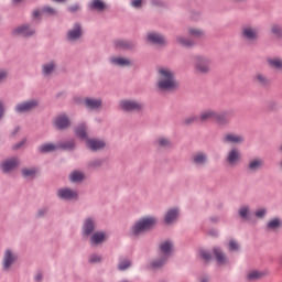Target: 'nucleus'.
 I'll return each instance as SVG.
<instances>
[{
    "label": "nucleus",
    "mask_w": 282,
    "mask_h": 282,
    "mask_svg": "<svg viewBox=\"0 0 282 282\" xmlns=\"http://www.w3.org/2000/svg\"><path fill=\"white\" fill-rule=\"evenodd\" d=\"M159 144L161 147H171V141L166 138H160L159 139Z\"/></svg>",
    "instance_id": "obj_46"
},
{
    "label": "nucleus",
    "mask_w": 282,
    "mask_h": 282,
    "mask_svg": "<svg viewBox=\"0 0 282 282\" xmlns=\"http://www.w3.org/2000/svg\"><path fill=\"white\" fill-rule=\"evenodd\" d=\"M96 228V223L91 218H86L83 226V235L85 237H89L91 232H94Z\"/></svg>",
    "instance_id": "obj_16"
},
{
    "label": "nucleus",
    "mask_w": 282,
    "mask_h": 282,
    "mask_svg": "<svg viewBox=\"0 0 282 282\" xmlns=\"http://www.w3.org/2000/svg\"><path fill=\"white\" fill-rule=\"evenodd\" d=\"M226 160L229 166H237L241 162V151L237 148L229 150Z\"/></svg>",
    "instance_id": "obj_5"
},
{
    "label": "nucleus",
    "mask_w": 282,
    "mask_h": 282,
    "mask_svg": "<svg viewBox=\"0 0 282 282\" xmlns=\"http://www.w3.org/2000/svg\"><path fill=\"white\" fill-rule=\"evenodd\" d=\"M14 1V3H19V1H21V0H13Z\"/></svg>",
    "instance_id": "obj_62"
},
{
    "label": "nucleus",
    "mask_w": 282,
    "mask_h": 282,
    "mask_svg": "<svg viewBox=\"0 0 282 282\" xmlns=\"http://www.w3.org/2000/svg\"><path fill=\"white\" fill-rule=\"evenodd\" d=\"M189 34L195 39H202V36H204V31L193 28V29H189Z\"/></svg>",
    "instance_id": "obj_38"
},
{
    "label": "nucleus",
    "mask_w": 282,
    "mask_h": 282,
    "mask_svg": "<svg viewBox=\"0 0 282 282\" xmlns=\"http://www.w3.org/2000/svg\"><path fill=\"white\" fill-rule=\"evenodd\" d=\"M200 257L202 259H204V261H210V259H213V257L210 256V252L206 250L200 251Z\"/></svg>",
    "instance_id": "obj_45"
},
{
    "label": "nucleus",
    "mask_w": 282,
    "mask_h": 282,
    "mask_svg": "<svg viewBox=\"0 0 282 282\" xmlns=\"http://www.w3.org/2000/svg\"><path fill=\"white\" fill-rule=\"evenodd\" d=\"M23 144H25V140H22L20 143L14 145V149H21L23 147Z\"/></svg>",
    "instance_id": "obj_56"
},
{
    "label": "nucleus",
    "mask_w": 282,
    "mask_h": 282,
    "mask_svg": "<svg viewBox=\"0 0 282 282\" xmlns=\"http://www.w3.org/2000/svg\"><path fill=\"white\" fill-rule=\"evenodd\" d=\"M229 250L231 251L239 250V243H237V241L235 240L229 241Z\"/></svg>",
    "instance_id": "obj_48"
},
{
    "label": "nucleus",
    "mask_w": 282,
    "mask_h": 282,
    "mask_svg": "<svg viewBox=\"0 0 282 282\" xmlns=\"http://www.w3.org/2000/svg\"><path fill=\"white\" fill-rule=\"evenodd\" d=\"M110 63H112V65H119L120 67H124L126 65H131V62L127 58H122V57H112L110 59Z\"/></svg>",
    "instance_id": "obj_30"
},
{
    "label": "nucleus",
    "mask_w": 282,
    "mask_h": 282,
    "mask_svg": "<svg viewBox=\"0 0 282 282\" xmlns=\"http://www.w3.org/2000/svg\"><path fill=\"white\" fill-rule=\"evenodd\" d=\"M42 215H43V210H40L39 216L42 217Z\"/></svg>",
    "instance_id": "obj_60"
},
{
    "label": "nucleus",
    "mask_w": 282,
    "mask_h": 282,
    "mask_svg": "<svg viewBox=\"0 0 282 282\" xmlns=\"http://www.w3.org/2000/svg\"><path fill=\"white\" fill-rule=\"evenodd\" d=\"M281 167H282V162H281Z\"/></svg>",
    "instance_id": "obj_63"
},
{
    "label": "nucleus",
    "mask_w": 282,
    "mask_h": 282,
    "mask_svg": "<svg viewBox=\"0 0 282 282\" xmlns=\"http://www.w3.org/2000/svg\"><path fill=\"white\" fill-rule=\"evenodd\" d=\"M268 64L270 67H273V69H282V61L279 58L268 59Z\"/></svg>",
    "instance_id": "obj_35"
},
{
    "label": "nucleus",
    "mask_w": 282,
    "mask_h": 282,
    "mask_svg": "<svg viewBox=\"0 0 282 282\" xmlns=\"http://www.w3.org/2000/svg\"><path fill=\"white\" fill-rule=\"evenodd\" d=\"M80 10V6L78 4H73L68 8L69 12H78Z\"/></svg>",
    "instance_id": "obj_54"
},
{
    "label": "nucleus",
    "mask_w": 282,
    "mask_h": 282,
    "mask_svg": "<svg viewBox=\"0 0 282 282\" xmlns=\"http://www.w3.org/2000/svg\"><path fill=\"white\" fill-rule=\"evenodd\" d=\"M210 63L213 59L206 56H195L194 57V69L196 74H208L210 72Z\"/></svg>",
    "instance_id": "obj_3"
},
{
    "label": "nucleus",
    "mask_w": 282,
    "mask_h": 282,
    "mask_svg": "<svg viewBox=\"0 0 282 282\" xmlns=\"http://www.w3.org/2000/svg\"><path fill=\"white\" fill-rule=\"evenodd\" d=\"M57 195L61 199H76L78 197V193L69 188L58 189Z\"/></svg>",
    "instance_id": "obj_15"
},
{
    "label": "nucleus",
    "mask_w": 282,
    "mask_h": 282,
    "mask_svg": "<svg viewBox=\"0 0 282 282\" xmlns=\"http://www.w3.org/2000/svg\"><path fill=\"white\" fill-rule=\"evenodd\" d=\"M33 17L36 19L41 17V12L39 10L33 11Z\"/></svg>",
    "instance_id": "obj_58"
},
{
    "label": "nucleus",
    "mask_w": 282,
    "mask_h": 282,
    "mask_svg": "<svg viewBox=\"0 0 282 282\" xmlns=\"http://www.w3.org/2000/svg\"><path fill=\"white\" fill-rule=\"evenodd\" d=\"M17 256L12 250L7 249L2 259V270L8 271L12 268V264L17 261Z\"/></svg>",
    "instance_id": "obj_6"
},
{
    "label": "nucleus",
    "mask_w": 282,
    "mask_h": 282,
    "mask_svg": "<svg viewBox=\"0 0 282 282\" xmlns=\"http://www.w3.org/2000/svg\"><path fill=\"white\" fill-rule=\"evenodd\" d=\"M242 39L246 41H257L259 39V29L252 26L242 28Z\"/></svg>",
    "instance_id": "obj_9"
},
{
    "label": "nucleus",
    "mask_w": 282,
    "mask_h": 282,
    "mask_svg": "<svg viewBox=\"0 0 282 282\" xmlns=\"http://www.w3.org/2000/svg\"><path fill=\"white\" fill-rule=\"evenodd\" d=\"M102 164L101 160H95L90 163V166H93V169H98V166H100Z\"/></svg>",
    "instance_id": "obj_52"
},
{
    "label": "nucleus",
    "mask_w": 282,
    "mask_h": 282,
    "mask_svg": "<svg viewBox=\"0 0 282 282\" xmlns=\"http://www.w3.org/2000/svg\"><path fill=\"white\" fill-rule=\"evenodd\" d=\"M130 267H131V260L129 259H122L118 264L119 270H127V268H130Z\"/></svg>",
    "instance_id": "obj_39"
},
{
    "label": "nucleus",
    "mask_w": 282,
    "mask_h": 282,
    "mask_svg": "<svg viewBox=\"0 0 282 282\" xmlns=\"http://www.w3.org/2000/svg\"><path fill=\"white\" fill-rule=\"evenodd\" d=\"M184 122H185L186 124H195V122H202V121L199 120V117H197V116H189V117H187V118L184 120Z\"/></svg>",
    "instance_id": "obj_40"
},
{
    "label": "nucleus",
    "mask_w": 282,
    "mask_h": 282,
    "mask_svg": "<svg viewBox=\"0 0 282 282\" xmlns=\"http://www.w3.org/2000/svg\"><path fill=\"white\" fill-rule=\"evenodd\" d=\"M120 109H122V111H140V109H142V104L124 99L120 102Z\"/></svg>",
    "instance_id": "obj_8"
},
{
    "label": "nucleus",
    "mask_w": 282,
    "mask_h": 282,
    "mask_svg": "<svg viewBox=\"0 0 282 282\" xmlns=\"http://www.w3.org/2000/svg\"><path fill=\"white\" fill-rule=\"evenodd\" d=\"M89 263H100L102 261V256L91 254L88 259Z\"/></svg>",
    "instance_id": "obj_41"
},
{
    "label": "nucleus",
    "mask_w": 282,
    "mask_h": 282,
    "mask_svg": "<svg viewBox=\"0 0 282 282\" xmlns=\"http://www.w3.org/2000/svg\"><path fill=\"white\" fill-rule=\"evenodd\" d=\"M80 36H83V30L80 29V24H75L74 28L67 33L68 41H78Z\"/></svg>",
    "instance_id": "obj_17"
},
{
    "label": "nucleus",
    "mask_w": 282,
    "mask_h": 282,
    "mask_svg": "<svg viewBox=\"0 0 282 282\" xmlns=\"http://www.w3.org/2000/svg\"><path fill=\"white\" fill-rule=\"evenodd\" d=\"M22 174L24 177H32L33 175H36V170L35 169H24L22 170Z\"/></svg>",
    "instance_id": "obj_42"
},
{
    "label": "nucleus",
    "mask_w": 282,
    "mask_h": 282,
    "mask_svg": "<svg viewBox=\"0 0 282 282\" xmlns=\"http://www.w3.org/2000/svg\"><path fill=\"white\" fill-rule=\"evenodd\" d=\"M54 69H56V64H54V62L44 64L42 67L44 76H50V74H52V72H54Z\"/></svg>",
    "instance_id": "obj_31"
},
{
    "label": "nucleus",
    "mask_w": 282,
    "mask_h": 282,
    "mask_svg": "<svg viewBox=\"0 0 282 282\" xmlns=\"http://www.w3.org/2000/svg\"><path fill=\"white\" fill-rule=\"evenodd\" d=\"M148 41L154 43V45H164L166 43V39L158 33H149Z\"/></svg>",
    "instance_id": "obj_20"
},
{
    "label": "nucleus",
    "mask_w": 282,
    "mask_h": 282,
    "mask_svg": "<svg viewBox=\"0 0 282 282\" xmlns=\"http://www.w3.org/2000/svg\"><path fill=\"white\" fill-rule=\"evenodd\" d=\"M54 126L56 129H67L69 127V118L65 115H59L55 118Z\"/></svg>",
    "instance_id": "obj_18"
},
{
    "label": "nucleus",
    "mask_w": 282,
    "mask_h": 282,
    "mask_svg": "<svg viewBox=\"0 0 282 282\" xmlns=\"http://www.w3.org/2000/svg\"><path fill=\"white\" fill-rule=\"evenodd\" d=\"M254 80L256 83H259V85H262V86L270 85V79H268V77L261 73H258L254 76Z\"/></svg>",
    "instance_id": "obj_32"
},
{
    "label": "nucleus",
    "mask_w": 282,
    "mask_h": 282,
    "mask_svg": "<svg viewBox=\"0 0 282 282\" xmlns=\"http://www.w3.org/2000/svg\"><path fill=\"white\" fill-rule=\"evenodd\" d=\"M42 279H43V274L42 273H37L35 275V281H42Z\"/></svg>",
    "instance_id": "obj_57"
},
{
    "label": "nucleus",
    "mask_w": 282,
    "mask_h": 282,
    "mask_svg": "<svg viewBox=\"0 0 282 282\" xmlns=\"http://www.w3.org/2000/svg\"><path fill=\"white\" fill-rule=\"evenodd\" d=\"M261 276H263V274H261V272H259V271H252L248 274V279H250V281L261 279Z\"/></svg>",
    "instance_id": "obj_43"
},
{
    "label": "nucleus",
    "mask_w": 282,
    "mask_h": 282,
    "mask_svg": "<svg viewBox=\"0 0 282 282\" xmlns=\"http://www.w3.org/2000/svg\"><path fill=\"white\" fill-rule=\"evenodd\" d=\"M216 118H217V111H215V110H204L203 112H200L199 121L200 122H208V121L213 120L215 122Z\"/></svg>",
    "instance_id": "obj_19"
},
{
    "label": "nucleus",
    "mask_w": 282,
    "mask_h": 282,
    "mask_svg": "<svg viewBox=\"0 0 282 282\" xmlns=\"http://www.w3.org/2000/svg\"><path fill=\"white\" fill-rule=\"evenodd\" d=\"M75 133L82 140H87V126H85L84 123L79 124L76 128Z\"/></svg>",
    "instance_id": "obj_26"
},
{
    "label": "nucleus",
    "mask_w": 282,
    "mask_h": 282,
    "mask_svg": "<svg viewBox=\"0 0 282 282\" xmlns=\"http://www.w3.org/2000/svg\"><path fill=\"white\" fill-rule=\"evenodd\" d=\"M155 224H158V220L153 217L141 218L133 225L131 235H133V237H138V235H142V232L151 230Z\"/></svg>",
    "instance_id": "obj_2"
},
{
    "label": "nucleus",
    "mask_w": 282,
    "mask_h": 282,
    "mask_svg": "<svg viewBox=\"0 0 282 282\" xmlns=\"http://www.w3.org/2000/svg\"><path fill=\"white\" fill-rule=\"evenodd\" d=\"M248 213H249L248 207H241L240 210H239V215H240V217H242L243 219H246V218L248 217Z\"/></svg>",
    "instance_id": "obj_47"
},
{
    "label": "nucleus",
    "mask_w": 282,
    "mask_h": 282,
    "mask_svg": "<svg viewBox=\"0 0 282 282\" xmlns=\"http://www.w3.org/2000/svg\"><path fill=\"white\" fill-rule=\"evenodd\" d=\"M131 6L132 8H142V0H132Z\"/></svg>",
    "instance_id": "obj_51"
},
{
    "label": "nucleus",
    "mask_w": 282,
    "mask_h": 282,
    "mask_svg": "<svg viewBox=\"0 0 282 282\" xmlns=\"http://www.w3.org/2000/svg\"><path fill=\"white\" fill-rule=\"evenodd\" d=\"M214 254L216 257V261L220 264L224 265L226 263V254H224L223 251H220L219 248H214Z\"/></svg>",
    "instance_id": "obj_29"
},
{
    "label": "nucleus",
    "mask_w": 282,
    "mask_h": 282,
    "mask_svg": "<svg viewBox=\"0 0 282 282\" xmlns=\"http://www.w3.org/2000/svg\"><path fill=\"white\" fill-rule=\"evenodd\" d=\"M159 80L158 87L163 91H173V89H177L178 84L175 80V72H173L169 67H159Z\"/></svg>",
    "instance_id": "obj_1"
},
{
    "label": "nucleus",
    "mask_w": 282,
    "mask_h": 282,
    "mask_svg": "<svg viewBox=\"0 0 282 282\" xmlns=\"http://www.w3.org/2000/svg\"><path fill=\"white\" fill-rule=\"evenodd\" d=\"M56 149H65V150L74 149V141L59 143L58 145H54L53 143H45L39 148V151L40 153H52L53 151H56Z\"/></svg>",
    "instance_id": "obj_4"
},
{
    "label": "nucleus",
    "mask_w": 282,
    "mask_h": 282,
    "mask_svg": "<svg viewBox=\"0 0 282 282\" xmlns=\"http://www.w3.org/2000/svg\"><path fill=\"white\" fill-rule=\"evenodd\" d=\"M216 124H228V122H230V116L228 115V112H216V119H215Z\"/></svg>",
    "instance_id": "obj_21"
},
{
    "label": "nucleus",
    "mask_w": 282,
    "mask_h": 282,
    "mask_svg": "<svg viewBox=\"0 0 282 282\" xmlns=\"http://www.w3.org/2000/svg\"><path fill=\"white\" fill-rule=\"evenodd\" d=\"M176 41L183 47H193V45H195V42H193V40L184 39L182 36H178Z\"/></svg>",
    "instance_id": "obj_34"
},
{
    "label": "nucleus",
    "mask_w": 282,
    "mask_h": 282,
    "mask_svg": "<svg viewBox=\"0 0 282 282\" xmlns=\"http://www.w3.org/2000/svg\"><path fill=\"white\" fill-rule=\"evenodd\" d=\"M117 47H122L123 50H131L133 47V44L127 41H117L116 42Z\"/></svg>",
    "instance_id": "obj_37"
},
{
    "label": "nucleus",
    "mask_w": 282,
    "mask_h": 282,
    "mask_svg": "<svg viewBox=\"0 0 282 282\" xmlns=\"http://www.w3.org/2000/svg\"><path fill=\"white\" fill-rule=\"evenodd\" d=\"M263 166V159H253L249 162L250 171H259Z\"/></svg>",
    "instance_id": "obj_27"
},
{
    "label": "nucleus",
    "mask_w": 282,
    "mask_h": 282,
    "mask_svg": "<svg viewBox=\"0 0 282 282\" xmlns=\"http://www.w3.org/2000/svg\"><path fill=\"white\" fill-rule=\"evenodd\" d=\"M41 14H56V10L52 7H44Z\"/></svg>",
    "instance_id": "obj_44"
},
{
    "label": "nucleus",
    "mask_w": 282,
    "mask_h": 282,
    "mask_svg": "<svg viewBox=\"0 0 282 282\" xmlns=\"http://www.w3.org/2000/svg\"><path fill=\"white\" fill-rule=\"evenodd\" d=\"M17 166H19V159L17 158L8 159L2 162L1 171H3V173H10V171H14Z\"/></svg>",
    "instance_id": "obj_11"
},
{
    "label": "nucleus",
    "mask_w": 282,
    "mask_h": 282,
    "mask_svg": "<svg viewBox=\"0 0 282 282\" xmlns=\"http://www.w3.org/2000/svg\"><path fill=\"white\" fill-rule=\"evenodd\" d=\"M243 141V135L234 132L226 133L223 138L224 144H241Z\"/></svg>",
    "instance_id": "obj_10"
},
{
    "label": "nucleus",
    "mask_w": 282,
    "mask_h": 282,
    "mask_svg": "<svg viewBox=\"0 0 282 282\" xmlns=\"http://www.w3.org/2000/svg\"><path fill=\"white\" fill-rule=\"evenodd\" d=\"M282 223L280 218H273L267 224L268 230H279L281 228Z\"/></svg>",
    "instance_id": "obj_28"
},
{
    "label": "nucleus",
    "mask_w": 282,
    "mask_h": 282,
    "mask_svg": "<svg viewBox=\"0 0 282 282\" xmlns=\"http://www.w3.org/2000/svg\"><path fill=\"white\" fill-rule=\"evenodd\" d=\"M12 36H32L34 30H31L28 25L18 26L12 30Z\"/></svg>",
    "instance_id": "obj_14"
},
{
    "label": "nucleus",
    "mask_w": 282,
    "mask_h": 282,
    "mask_svg": "<svg viewBox=\"0 0 282 282\" xmlns=\"http://www.w3.org/2000/svg\"><path fill=\"white\" fill-rule=\"evenodd\" d=\"M206 163V154L197 153L194 155V164H205Z\"/></svg>",
    "instance_id": "obj_36"
},
{
    "label": "nucleus",
    "mask_w": 282,
    "mask_h": 282,
    "mask_svg": "<svg viewBox=\"0 0 282 282\" xmlns=\"http://www.w3.org/2000/svg\"><path fill=\"white\" fill-rule=\"evenodd\" d=\"M180 217V210L178 209H170L165 215V224H173L175 219Z\"/></svg>",
    "instance_id": "obj_22"
},
{
    "label": "nucleus",
    "mask_w": 282,
    "mask_h": 282,
    "mask_svg": "<svg viewBox=\"0 0 282 282\" xmlns=\"http://www.w3.org/2000/svg\"><path fill=\"white\" fill-rule=\"evenodd\" d=\"M164 263H166V258H164L163 260H161L159 262H152V268H162V265H164Z\"/></svg>",
    "instance_id": "obj_49"
},
{
    "label": "nucleus",
    "mask_w": 282,
    "mask_h": 282,
    "mask_svg": "<svg viewBox=\"0 0 282 282\" xmlns=\"http://www.w3.org/2000/svg\"><path fill=\"white\" fill-rule=\"evenodd\" d=\"M3 116V105L0 104V118Z\"/></svg>",
    "instance_id": "obj_59"
},
{
    "label": "nucleus",
    "mask_w": 282,
    "mask_h": 282,
    "mask_svg": "<svg viewBox=\"0 0 282 282\" xmlns=\"http://www.w3.org/2000/svg\"><path fill=\"white\" fill-rule=\"evenodd\" d=\"M160 250L165 257H169V254H171V252H173V242H171L169 240L162 242L160 246Z\"/></svg>",
    "instance_id": "obj_23"
},
{
    "label": "nucleus",
    "mask_w": 282,
    "mask_h": 282,
    "mask_svg": "<svg viewBox=\"0 0 282 282\" xmlns=\"http://www.w3.org/2000/svg\"><path fill=\"white\" fill-rule=\"evenodd\" d=\"M85 105L88 109H98L102 105L100 99L87 98L85 99Z\"/></svg>",
    "instance_id": "obj_25"
},
{
    "label": "nucleus",
    "mask_w": 282,
    "mask_h": 282,
    "mask_svg": "<svg viewBox=\"0 0 282 282\" xmlns=\"http://www.w3.org/2000/svg\"><path fill=\"white\" fill-rule=\"evenodd\" d=\"M256 217H259V218L265 217V209L264 208L258 209L256 212Z\"/></svg>",
    "instance_id": "obj_53"
},
{
    "label": "nucleus",
    "mask_w": 282,
    "mask_h": 282,
    "mask_svg": "<svg viewBox=\"0 0 282 282\" xmlns=\"http://www.w3.org/2000/svg\"><path fill=\"white\" fill-rule=\"evenodd\" d=\"M105 239H107L105 231H95L90 235L89 241L91 246H100V243L105 242Z\"/></svg>",
    "instance_id": "obj_13"
},
{
    "label": "nucleus",
    "mask_w": 282,
    "mask_h": 282,
    "mask_svg": "<svg viewBox=\"0 0 282 282\" xmlns=\"http://www.w3.org/2000/svg\"><path fill=\"white\" fill-rule=\"evenodd\" d=\"M200 282H208V280L207 279H202Z\"/></svg>",
    "instance_id": "obj_61"
},
{
    "label": "nucleus",
    "mask_w": 282,
    "mask_h": 282,
    "mask_svg": "<svg viewBox=\"0 0 282 282\" xmlns=\"http://www.w3.org/2000/svg\"><path fill=\"white\" fill-rule=\"evenodd\" d=\"M88 8L90 10H97V12H102V10H105V3L102 2V0H91L88 3Z\"/></svg>",
    "instance_id": "obj_24"
},
{
    "label": "nucleus",
    "mask_w": 282,
    "mask_h": 282,
    "mask_svg": "<svg viewBox=\"0 0 282 282\" xmlns=\"http://www.w3.org/2000/svg\"><path fill=\"white\" fill-rule=\"evenodd\" d=\"M273 34H276L278 36L281 35V28L276 24H274L271 29Z\"/></svg>",
    "instance_id": "obj_50"
},
{
    "label": "nucleus",
    "mask_w": 282,
    "mask_h": 282,
    "mask_svg": "<svg viewBox=\"0 0 282 282\" xmlns=\"http://www.w3.org/2000/svg\"><path fill=\"white\" fill-rule=\"evenodd\" d=\"M86 147L90 149V151H100V149H105L106 143L100 139H87Z\"/></svg>",
    "instance_id": "obj_12"
},
{
    "label": "nucleus",
    "mask_w": 282,
    "mask_h": 282,
    "mask_svg": "<svg viewBox=\"0 0 282 282\" xmlns=\"http://www.w3.org/2000/svg\"><path fill=\"white\" fill-rule=\"evenodd\" d=\"M37 107H39V101L30 100V101L18 104L15 106V111L18 113H28V111H32V109H36Z\"/></svg>",
    "instance_id": "obj_7"
},
{
    "label": "nucleus",
    "mask_w": 282,
    "mask_h": 282,
    "mask_svg": "<svg viewBox=\"0 0 282 282\" xmlns=\"http://www.w3.org/2000/svg\"><path fill=\"white\" fill-rule=\"evenodd\" d=\"M70 182H83L85 180V175L83 172L74 171L69 176Z\"/></svg>",
    "instance_id": "obj_33"
},
{
    "label": "nucleus",
    "mask_w": 282,
    "mask_h": 282,
    "mask_svg": "<svg viewBox=\"0 0 282 282\" xmlns=\"http://www.w3.org/2000/svg\"><path fill=\"white\" fill-rule=\"evenodd\" d=\"M8 78V72L6 70H0V83H3Z\"/></svg>",
    "instance_id": "obj_55"
}]
</instances>
